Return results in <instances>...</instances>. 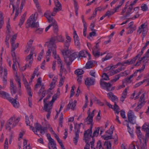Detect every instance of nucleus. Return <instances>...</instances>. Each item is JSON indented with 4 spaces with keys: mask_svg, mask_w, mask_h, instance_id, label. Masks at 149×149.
Here are the masks:
<instances>
[{
    "mask_svg": "<svg viewBox=\"0 0 149 149\" xmlns=\"http://www.w3.org/2000/svg\"><path fill=\"white\" fill-rule=\"evenodd\" d=\"M127 129L128 131V132L131 135V136L132 137H133V132L131 130V129L130 127L129 126V124H127Z\"/></svg>",
    "mask_w": 149,
    "mask_h": 149,
    "instance_id": "nucleus-57",
    "label": "nucleus"
},
{
    "mask_svg": "<svg viewBox=\"0 0 149 149\" xmlns=\"http://www.w3.org/2000/svg\"><path fill=\"white\" fill-rule=\"evenodd\" d=\"M47 128L46 127H42L39 131L40 133L44 135L47 131Z\"/></svg>",
    "mask_w": 149,
    "mask_h": 149,
    "instance_id": "nucleus-46",
    "label": "nucleus"
},
{
    "mask_svg": "<svg viewBox=\"0 0 149 149\" xmlns=\"http://www.w3.org/2000/svg\"><path fill=\"white\" fill-rule=\"evenodd\" d=\"M52 26H53V29L54 33L57 34L58 30V26L57 22L55 23L54 22H51V23L45 29V31H47Z\"/></svg>",
    "mask_w": 149,
    "mask_h": 149,
    "instance_id": "nucleus-11",
    "label": "nucleus"
},
{
    "mask_svg": "<svg viewBox=\"0 0 149 149\" xmlns=\"http://www.w3.org/2000/svg\"><path fill=\"white\" fill-rule=\"evenodd\" d=\"M77 101L74 100L73 102L72 100L71 101H70L69 104L67 105V108L68 109H71L72 110H74L75 109V107L76 106L77 104Z\"/></svg>",
    "mask_w": 149,
    "mask_h": 149,
    "instance_id": "nucleus-17",
    "label": "nucleus"
},
{
    "mask_svg": "<svg viewBox=\"0 0 149 149\" xmlns=\"http://www.w3.org/2000/svg\"><path fill=\"white\" fill-rule=\"evenodd\" d=\"M129 89V87L126 88L123 91L121 97L123 98H126L127 97V90H128Z\"/></svg>",
    "mask_w": 149,
    "mask_h": 149,
    "instance_id": "nucleus-44",
    "label": "nucleus"
},
{
    "mask_svg": "<svg viewBox=\"0 0 149 149\" xmlns=\"http://www.w3.org/2000/svg\"><path fill=\"white\" fill-rule=\"evenodd\" d=\"M99 42L96 43V46H94L92 52H94L99 51V50H100V48L99 45Z\"/></svg>",
    "mask_w": 149,
    "mask_h": 149,
    "instance_id": "nucleus-37",
    "label": "nucleus"
},
{
    "mask_svg": "<svg viewBox=\"0 0 149 149\" xmlns=\"http://www.w3.org/2000/svg\"><path fill=\"white\" fill-rule=\"evenodd\" d=\"M144 26V24H141V26L139 27V29L137 30V32L139 33V34L141 33L143 29H145V27Z\"/></svg>",
    "mask_w": 149,
    "mask_h": 149,
    "instance_id": "nucleus-47",
    "label": "nucleus"
},
{
    "mask_svg": "<svg viewBox=\"0 0 149 149\" xmlns=\"http://www.w3.org/2000/svg\"><path fill=\"white\" fill-rule=\"evenodd\" d=\"M136 128V133L137 135L140 140L141 141V139L142 138V137L141 131L140 130V127H137Z\"/></svg>",
    "mask_w": 149,
    "mask_h": 149,
    "instance_id": "nucleus-31",
    "label": "nucleus"
},
{
    "mask_svg": "<svg viewBox=\"0 0 149 149\" xmlns=\"http://www.w3.org/2000/svg\"><path fill=\"white\" fill-rule=\"evenodd\" d=\"M44 16L47 18L49 23L54 22H54H55L56 23L57 22L51 16L48 11L44 14Z\"/></svg>",
    "mask_w": 149,
    "mask_h": 149,
    "instance_id": "nucleus-20",
    "label": "nucleus"
},
{
    "mask_svg": "<svg viewBox=\"0 0 149 149\" xmlns=\"http://www.w3.org/2000/svg\"><path fill=\"white\" fill-rule=\"evenodd\" d=\"M115 12L111 11L108 10L104 15L106 16H108V17L110 16L111 15H113Z\"/></svg>",
    "mask_w": 149,
    "mask_h": 149,
    "instance_id": "nucleus-58",
    "label": "nucleus"
},
{
    "mask_svg": "<svg viewBox=\"0 0 149 149\" xmlns=\"http://www.w3.org/2000/svg\"><path fill=\"white\" fill-rule=\"evenodd\" d=\"M17 98V95H16L15 97V98L14 99L13 98V99L11 102L12 104L13 105L14 107L15 108H18L19 106V103L16 100Z\"/></svg>",
    "mask_w": 149,
    "mask_h": 149,
    "instance_id": "nucleus-22",
    "label": "nucleus"
},
{
    "mask_svg": "<svg viewBox=\"0 0 149 149\" xmlns=\"http://www.w3.org/2000/svg\"><path fill=\"white\" fill-rule=\"evenodd\" d=\"M78 55L79 57H86V56L88 55V60H90L91 59V56L90 54L88 52L85 51V50H83L80 51L79 52Z\"/></svg>",
    "mask_w": 149,
    "mask_h": 149,
    "instance_id": "nucleus-14",
    "label": "nucleus"
},
{
    "mask_svg": "<svg viewBox=\"0 0 149 149\" xmlns=\"http://www.w3.org/2000/svg\"><path fill=\"white\" fill-rule=\"evenodd\" d=\"M24 86L26 88V90L28 95L31 97H32V95L31 93V88L30 86V85L28 84H27L26 85Z\"/></svg>",
    "mask_w": 149,
    "mask_h": 149,
    "instance_id": "nucleus-28",
    "label": "nucleus"
},
{
    "mask_svg": "<svg viewBox=\"0 0 149 149\" xmlns=\"http://www.w3.org/2000/svg\"><path fill=\"white\" fill-rule=\"evenodd\" d=\"M75 88V86L74 85H73L71 87V89L70 91V97L71 98V97H72L74 95V88Z\"/></svg>",
    "mask_w": 149,
    "mask_h": 149,
    "instance_id": "nucleus-55",
    "label": "nucleus"
},
{
    "mask_svg": "<svg viewBox=\"0 0 149 149\" xmlns=\"http://www.w3.org/2000/svg\"><path fill=\"white\" fill-rule=\"evenodd\" d=\"M12 49H11V52H15V50L19 47V43L18 42L16 44L15 43L11 42Z\"/></svg>",
    "mask_w": 149,
    "mask_h": 149,
    "instance_id": "nucleus-30",
    "label": "nucleus"
},
{
    "mask_svg": "<svg viewBox=\"0 0 149 149\" xmlns=\"http://www.w3.org/2000/svg\"><path fill=\"white\" fill-rule=\"evenodd\" d=\"M26 15V13L25 12L23 15H22L21 18L20 20L19 23V25L21 27V26L24 23L25 19V16Z\"/></svg>",
    "mask_w": 149,
    "mask_h": 149,
    "instance_id": "nucleus-33",
    "label": "nucleus"
},
{
    "mask_svg": "<svg viewBox=\"0 0 149 149\" xmlns=\"http://www.w3.org/2000/svg\"><path fill=\"white\" fill-rule=\"evenodd\" d=\"M57 95H54L52 97V100L49 102V104L50 106L51 107H52L53 103L55 102V100L57 99Z\"/></svg>",
    "mask_w": 149,
    "mask_h": 149,
    "instance_id": "nucleus-42",
    "label": "nucleus"
},
{
    "mask_svg": "<svg viewBox=\"0 0 149 149\" xmlns=\"http://www.w3.org/2000/svg\"><path fill=\"white\" fill-rule=\"evenodd\" d=\"M11 55L13 58V64L12 66L13 70L14 71H16V69L15 67L17 68V62L16 58L15 52H12Z\"/></svg>",
    "mask_w": 149,
    "mask_h": 149,
    "instance_id": "nucleus-18",
    "label": "nucleus"
},
{
    "mask_svg": "<svg viewBox=\"0 0 149 149\" xmlns=\"http://www.w3.org/2000/svg\"><path fill=\"white\" fill-rule=\"evenodd\" d=\"M70 42H68L67 40H66L64 44V49L62 52V53L66 52H70L69 51V47L70 45Z\"/></svg>",
    "mask_w": 149,
    "mask_h": 149,
    "instance_id": "nucleus-21",
    "label": "nucleus"
},
{
    "mask_svg": "<svg viewBox=\"0 0 149 149\" xmlns=\"http://www.w3.org/2000/svg\"><path fill=\"white\" fill-rule=\"evenodd\" d=\"M149 58V54L146 52L145 54V56L140 58L139 61L141 62L142 60L145 59L146 58Z\"/></svg>",
    "mask_w": 149,
    "mask_h": 149,
    "instance_id": "nucleus-61",
    "label": "nucleus"
},
{
    "mask_svg": "<svg viewBox=\"0 0 149 149\" xmlns=\"http://www.w3.org/2000/svg\"><path fill=\"white\" fill-rule=\"evenodd\" d=\"M52 38L55 39V42L56 40H57L58 42H64L63 38L61 35L56 36L52 38L51 39H52Z\"/></svg>",
    "mask_w": 149,
    "mask_h": 149,
    "instance_id": "nucleus-32",
    "label": "nucleus"
},
{
    "mask_svg": "<svg viewBox=\"0 0 149 149\" xmlns=\"http://www.w3.org/2000/svg\"><path fill=\"white\" fill-rule=\"evenodd\" d=\"M55 7L54 8V11H60L62 9V6L61 3L59 2L58 0H53Z\"/></svg>",
    "mask_w": 149,
    "mask_h": 149,
    "instance_id": "nucleus-16",
    "label": "nucleus"
},
{
    "mask_svg": "<svg viewBox=\"0 0 149 149\" xmlns=\"http://www.w3.org/2000/svg\"><path fill=\"white\" fill-rule=\"evenodd\" d=\"M124 73H120L119 74L116 75H115L113 77V79L111 80L110 81L111 83L115 82H116L117 80H118L120 78L123 76V75L122 74H123Z\"/></svg>",
    "mask_w": 149,
    "mask_h": 149,
    "instance_id": "nucleus-26",
    "label": "nucleus"
},
{
    "mask_svg": "<svg viewBox=\"0 0 149 149\" xmlns=\"http://www.w3.org/2000/svg\"><path fill=\"white\" fill-rule=\"evenodd\" d=\"M100 85L102 88L107 91H112L115 89V87H112V84L110 83H107L102 79L100 80Z\"/></svg>",
    "mask_w": 149,
    "mask_h": 149,
    "instance_id": "nucleus-7",
    "label": "nucleus"
},
{
    "mask_svg": "<svg viewBox=\"0 0 149 149\" xmlns=\"http://www.w3.org/2000/svg\"><path fill=\"white\" fill-rule=\"evenodd\" d=\"M84 73V71L82 69H78L74 71L75 74L77 76H82V75Z\"/></svg>",
    "mask_w": 149,
    "mask_h": 149,
    "instance_id": "nucleus-34",
    "label": "nucleus"
},
{
    "mask_svg": "<svg viewBox=\"0 0 149 149\" xmlns=\"http://www.w3.org/2000/svg\"><path fill=\"white\" fill-rule=\"evenodd\" d=\"M135 59L133 58L131 60H126L123 63L124 64H127L128 65H129L133 64L135 62Z\"/></svg>",
    "mask_w": 149,
    "mask_h": 149,
    "instance_id": "nucleus-39",
    "label": "nucleus"
},
{
    "mask_svg": "<svg viewBox=\"0 0 149 149\" xmlns=\"http://www.w3.org/2000/svg\"><path fill=\"white\" fill-rule=\"evenodd\" d=\"M62 53L64 56L65 62L68 67H69L72 61L77 57V54L75 52L71 54V52H65Z\"/></svg>",
    "mask_w": 149,
    "mask_h": 149,
    "instance_id": "nucleus-2",
    "label": "nucleus"
},
{
    "mask_svg": "<svg viewBox=\"0 0 149 149\" xmlns=\"http://www.w3.org/2000/svg\"><path fill=\"white\" fill-rule=\"evenodd\" d=\"M145 93H143L141 95L139 102L137 103V106L134 109V111H138L145 104L146 102L145 101L144 97Z\"/></svg>",
    "mask_w": 149,
    "mask_h": 149,
    "instance_id": "nucleus-9",
    "label": "nucleus"
},
{
    "mask_svg": "<svg viewBox=\"0 0 149 149\" xmlns=\"http://www.w3.org/2000/svg\"><path fill=\"white\" fill-rule=\"evenodd\" d=\"M127 116L128 120H125V121L130 123L131 124L134 125L136 123V117L134 114V113L131 110H130L127 113Z\"/></svg>",
    "mask_w": 149,
    "mask_h": 149,
    "instance_id": "nucleus-8",
    "label": "nucleus"
},
{
    "mask_svg": "<svg viewBox=\"0 0 149 149\" xmlns=\"http://www.w3.org/2000/svg\"><path fill=\"white\" fill-rule=\"evenodd\" d=\"M107 96L110 100L114 102V105L113 109L115 111V113L118 114H119L120 109L119 106L116 104L118 102V101L117 97L114 95L111 92L107 93Z\"/></svg>",
    "mask_w": 149,
    "mask_h": 149,
    "instance_id": "nucleus-5",
    "label": "nucleus"
},
{
    "mask_svg": "<svg viewBox=\"0 0 149 149\" xmlns=\"http://www.w3.org/2000/svg\"><path fill=\"white\" fill-rule=\"evenodd\" d=\"M109 134V135H103V137L104 138V139L105 140H108L109 139H112V135L111 134Z\"/></svg>",
    "mask_w": 149,
    "mask_h": 149,
    "instance_id": "nucleus-54",
    "label": "nucleus"
},
{
    "mask_svg": "<svg viewBox=\"0 0 149 149\" xmlns=\"http://www.w3.org/2000/svg\"><path fill=\"white\" fill-rule=\"evenodd\" d=\"M133 9V7H132L131 6L129 5V7L128 8L127 12H126V15L124 17H128L129 15L131 14V12Z\"/></svg>",
    "mask_w": 149,
    "mask_h": 149,
    "instance_id": "nucleus-40",
    "label": "nucleus"
},
{
    "mask_svg": "<svg viewBox=\"0 0 149 149\" xmlns=\"http://www.w3.org/2000/svg\"><path fill=\"white\" fill-rule=\"evenodd\" d=\"M102 77L103 78V80H109V76L106 73H104L103 74V75L102 76Z\"/></svg>",
    "mask_w": 149,
    "mask_h": 149,
    "instance_id": "nucleus-52",
    "label": "nucleus"
},
{
    "mask_svg": "<svg viewBox=\"0 0 149 149\" xmlns=\"http://www.w3.org/2000/svg\"><path fill=\"white\" fill-rule=\"evenodd\" d=\"M25 122L27 125L30 126V121L29 120V118L27 116H25Z\"/></svg>",
    "mask_w": 149,
    "mask_h": 149,
    "instance_id": "nucleus-63",
    "label": "nucleus"
},
{
    "mask_svg": "<svg viewBox=\"0 0 149 149\" xmlns=\"http://www.w3.org/2000/svg\"><path fill=\"white\" fill-rule=\"evenodd\" d=\"M10 89L12 95L15 94L17 93V88L14 87L13 81L11 80L10 81Z\"/></svg>",
    "mask_w": 149,
    "mask_h": 149,
    "instance_id": "nucleus-19",
    "label": "nucleus"
},
{
    "mask_svg": "<svg viewBox=\"0 0 149 149\" xmlns=\"http://www.w3.org/2000/svg\"><path fill=\"white\" fill-rule=\"evenodd\" d=\"M143 53V52H142L141 51V52H140L139 54L136 56H135L134 58L135 59V61L138 58H139V59H140V58L141 56Z\"/></svg>",
    "mask_w": 149,
    "mask_h": 149,
    "instance_id": "nucleus-62",
    "label": "nucleus"
},
{
    "mask_svg": "<svg viewBox=\"0 0 149 149\" xmlns=\"http://www.w3.org/2000/svg\"><path fill=\"white\" fill-rule=\"evenodd\" d=\"M43 32V29L42 28H38L35 31V32L36 33L38 34H41Z\"/></svg>",
    "mask_w": 149,
    "mask_h": 149,
    "instance_id": "nucleus-56",
    "label": "nucleus"
},
{
    "mask_svg": "<svg viewBox=\"0 0 149 149\" xmlns=\"http://www.w3.org/2000/svg\"><path fill=\"white\" fill-rule=\"evenodd\" d=\"M90 143L91 145V149H104V147H102V143L100 140H99L97 142L96 148L94 147V143H93V142H91Z\"/></svg>",
    "mask_w": 149,
    "mask_h": 149,
    "instance_id": "nucleus-13",
    "label": "nucleus"
},
{
    "mask_svg": "<svg viewBox=\"0 0 149 149\" xmlns=\"http://www.w3.org/2000/svg\"><path fill=\"white\" fill-rule=\"evenodd\" d=\"M52 107L49 106L47 108H44V109L47 112V119H49L50 118V114L51 113V110L52 109Z\"/></svg>",
    "mask_w": 149,
    "mask_h": 149,
    "instance_id": "nucleus-29",
    "label": "nucleus"
},
{
    "mask_svg": "<svg viewBox=\"0 0 149 149\" xmlns=\"http://www.w3.org/2000/svg\"><path fill=\"white\" fill-rule=\"evenodd\" d=\"M92 132V126L90 127V129L85 131L84 132L83 139L85 141L86 143L84 149H90V145L88 143L89 140L91 139Z\"/></svg>",
    "mask_w": 149,
    "mask_h": 149,
    "instance_id": "nucleus-3",
    "label": "nucleus"
},
{
    "mask_svg": "<svg viewBox=\"0 0 149 149\" xmlns=\"http://www.w3.org/2000/svg\"><path fill=\"white\" fill-rule=\"evenodd\" d=\"M95 79L93 78L88 77L85 81V84L87 86H90L95 84Z\"/></svg>",
    "mask_w": 149,
    "mask_h": 149,
    "instance_id": "nucleus-12",
    "label": "nucleus"
},
{
    "mask_svg": "<svg viewBox=\"0 0 149 149\" xmlns=\"http://www.w3.org/2000/svg\"><path fill=\"white\" fill-rule=\"evenodd\" d=\"M129 28H130V29L128 31V33L131 34L134 31L136 30V26L135 25H134L133 27Z\"/></svg>",
    "mask_w": 149,
    "mask_h": 149,
    "instance_id": "nucleus-49",
    "label": "nucleus"
},
{
    "mask_svg": "<svg viewBox=\"0 0 149 149\" xmlns=\"http://www.w3.org/2000/svg\"><path fill=\"white\" fill-rule=\"evenodd\" d=\"M141 10L143 11H145L148 10V8L147 5L145 4H143L141 7Z\"/></svg>",
    "mask_w": 149,
    "mask_h": 149,
    "instance_id": "nucleus-53",
    "label": "nucleus"
},
{
    "mask_svg": "<svg viewBox=\"0 0 149 149\" xmlns=\"http://www.w3.org/2000/svg\"><path fill=\"white\" fill-rule=\"evenodd\" d=\"M142 129L146 132V137H149V123H144L142 127Z\"/></svg>",
    "mask_w": 149,
    "mask_h": 149,
    "instance_id": "nucleus-15",
    "label": "nucleus"
},
{
    "mask_svg": "<svg viewBox=\"0 0 149 149\" xmlns=\"http://www.w3.org/2000/svg\"><path fill=\"white\" fill-rule=\"evenodd\" d=\"M10 139H9V143L10 144H11V143L12 141V139L13 138V137H14V134L13 133V132H11V134L10 135Z\"/></svg>",
    "mask_w": 149,
    "mask_h": 149,
    "instance_id": "nucleus-60",
    "label": "nucleus"
},
{
    "mask_svg": "<svg viewBox=\"0 0 149 149\" xmlns=\"http://www.w3.org/2000/svg\"><path fill=\"white\" fill-rule=\"evenodd\" d=\"M34 126L37 132V131H39L40 130L41 128L42 127V125L38 123H35Z\"/></svg>",
    "mask_w": 149,
    "mask_h": 149,
    "instance_id": "nucleus-43",
    "label": "nucleus"
},
{
    "mask_svg": "<svg viewBox=\"0 0 149 149\" xmlns=\"http://www.w3.org/2000/svg\"><path fill=\"white\" fill-rule=\"evenodd\" d=\"M112 55L111 54H108L107 56L102 59V61L103 62L109 59L112 57Z\"/></svg>",
    "mask_w": 149,
    "mask_h": 149,
    "instance_id": "nucleus-41",
    "label": "nucleus"
},
{
    "mask_svg": "<svg viewBox=\"0 0 149 149\" xmlns=\"http://www.w3.org/2000/svg\"><path fill=\"white\" fill-rule=\"evenodd\" d=\"M114 129V127L113 126H112V125L110 127L109 130L107 131L106 132L108 134H112Z\"/></svg>",
    "mask_w": 149,
    "mask_h": 149,
    "instance_id": "nucleus-51",
    "label": "nucleus"
},
{
    "mask_svg": "<svg viewBox=\"0 0 149 149\" xmlns=\"http://www.w3.org/2000/svg\"><path fill=\"white\" fill-rule=\"evenodd\" d=\"M20 118L18 117L16 118L15 116L11 117L7 121L5 125L6 129L9 128V130H10L11 129L15 126L20 120Z\"/></svg>",
    "mask_w": 149,
    "mask_h": 149,
    "instance_id": "nucleus-4",
    "label": "nucleus"
},
{
    "mask_svg": "<svg viewBox=\"0 0 149 149\" xmlns=\"http://www.w3.org/2000/svg\"><path fill=\"white\" fill-rule=\"evenodd\" d=\"M8 140L7 138L5 139V143L4 144V149H8Z\"/></svg>",
    "mask_w": 149,
    "mask_h": 149,
    "instance_id": "nucleus-59",
    "label": "nucleus"
},
{
    "mask_svg": "<svg viewBox=\"0 0 149 149\" xmlns=\"http://www.w3.org/2000/svg\"><path fill=\"white\" fill-rule=\"evenodd\" d=\"M80 132L79 129L77 130L75 132V136L74 138L73 141L75 145H76L79 139V134Z\"/></svg>",
    "mask_w": 149,
    "mask_h": 149,
    "instance_id": "nucleus-24",
    "label": "nucleus"
},
{
    "mask_svg": "<svg viewBox=\"0 0 149 149\" xmlns=\"http://www.w3.org/2000/svg\"><path fill=\"white\" fill-rule=\"evenodd\" d=\"M106 147V149H111V145L110 142L108 141H106L104 144V146Z\"/></svg>",
    "mask_w": 149,
    "mask_h": 149,
    "instance_id": "nucleus-36",
    "label": "nucleus"
},
{
    "mask_svg": "<svg viewBox=\"0 0 149 149\" xmlns=\"http://www.w3.org/2000/svg\"><path fill=\"white\" fill-rule=\"evenodd\" d=\"M4 97V98L7 99L11 103V102L13 99V98L10 97L9 96V95L8 93H6V95H5Z\"/></svg>",
    "mask_w": 149,
    "mask_h": 149,
    "instance_id": "nucleus-50",
    "label": "nucleus"
},
{
    "mask_svg": "<svg viewBox=\"0 0 149 149\" xmlns=\"http://www.w3.org/2000/svg\"><path fill=\"white\" fill-rule=\"evenodd\" d=\"M48 148L49 149H57L56 143L54 140L50 141L48 143Z\"/></svg>",
    "mask_w": 149,
    "mask_h": 149,
    "instance_id": "nucleus-23",
    "label": "nucleus"
},
{
    "mask_svg": "<svg viewBox=\"0 0 149 149\" xmlns=\"http://www.w3.org/2000/svg\"><path fill=\"white\" fill-rule=\"evenodd\" d=\"M50 97L51 95L50 94H48L47 97L44 99L43 100L44 108H47L49 106H50L49 103H47L46 101Z\"/></svg>",
    "mask_w": 149,
    "mask_h": 149,
    "instance_id": "nucleus-27",
    "label": "nucleus"
},
{
    "mask_svg": "<svg viewBox=\"0 0 149 149\" xmlns=\"http://www.w3.org/2000/svg\"><path fill=\"white\" fill-rule=\"evenodd\" d=\"M17 37V35L16 34H15L13 36L12 38H11L10 39L11 43V42L15 43V41Z\"/></svg>",
    "mask_w": 149,
    "mask_h": 149,
    "instance_id": "nucleus-64",
    "label": "nucleus"
},
{
    "mask_svg": "<svg viewBox=\"0 0 149 149\" xmlns=\"http://www.w3.org/2000/svg\"><path fill=\"white\" fill-rule=\"evenodd\" d=\"M95 111V109L93 110L92 111L91 114L90 112L89 113H88V116L87 118L85 119L84 121L85 123H86V124L87 125L91 124V127L92 126V128H93V125L92 123L93 118L94 116V112Z\"/></svg>",
    "mask_w": 149,
    "mask_h": 149,
    "instance_id": "nucleus-10",
    "label": "nucleus"
},
{
    "mask_svg": "<svg viewBox=\"0 0 149 149\" xmlns=\"http://www.w3.org/2000/svg\"><path fill=\"white\" fill-rule=\"evenodd\" d=\"M36 14L37 15V13H35L33 16V15L30 16L27 20L26 26L27 28L29 27L31 28L35 27L36 28H38L39 27V22H35L36 21L35 19V17Z\"/></svg>",
    "mask_w": 149,
    "mask_h": 149,
    "instance_id": "nucleus-6",
    "label": "nucleus"
},
{
    "mask_svg": "<svg viewBox=\"0 0 149 149\" xmlns=\"http://www.w3.org/2000/svg\"><path fill=\"white\" fill-rule=\"evenodd\" d=\"M74 43L75 45L78 48L79 47L80 45V43L79 41V37L76 39L74 38Z\"/></svg>",
    "mask_w": 149,
    "mask_h": 149,
    "instance_id": "nucleus-45",
    "label": "nucleus"
},
{
    "mask_svg": "<svg viewBox=\"0 0 149 149\" xmlns=\"http://www.w3.org/2000/svg\"><path fill=\"white\" fill-rule=\"evenodd\" d=\"M99 127L95 128V130L93 132V135L92 136V137H97L99 135Z\"/></svg>",
    "mask_w": 149,
    "mask_h": 149,
    "instance_id": "nucleus-38",
    "label": "nucleus"
},
{
    "mask_svg": "<svg viewBox=\"0 0 149 149\" xmlns=\"http://www.w3.org/2000/svg\"><path fill=\"white\" fill-rule=\"evenodd\" d=\"M56 45L55 44V40L54 39L52 38L50 40L49 42L48 48L46 54L47 56H50L52 52L54 58L56 59Z\"/></svg>",
    "mask_w": 149,
    "mask_h": 149,
    "instance_id": "nucleus-1",
    "label": "nucleus"
},
{
    "mask_svg": "<svg viewBox=\"0 0 149 149\" xmlns=\"http://www.w3.org/2000/svg\"><path fill=\"white\" fill-rule=\"evenodd\" d=\"M93 63L91 61L88 62L86 64V65L82 69L85 70L86 69H89L92 68L93 67Z\"/></svg>",
    "mask_w": 149,
    "mask_h": 149,
    "instance_id": "nucleus-25",
    "label": "nucleus"
},
{
    "mask_svg": "<svg viewBox=\"0 0 149 149\" xmlns=\"http://www.w3.org/2000/svg\"><path fill=\"white\" fill-rule=\"evenodd\" d=\"M122 70L120 68H118L117 69L115 70H112L111 71H110L109 72H108V74L110 75H113L115 74H116L117 73L119 72Z\"/></svg>",
    "mask_w": 149,
    "mask_h": 149,
    "instance_id": "nucleus-35",
    "label": "nucleus"
},
{
    "mask_svg": "<svg viewBox=\"0 0 149 149\" xmlns=\"http://www.w3.org/2000/svg\"><path fill=\"white\" fill-rule=\"evenodd\" d=\"M130 79H131L129 77H127L124 80H123L122 83L126 84H130L132 82V81Z\"/></svg>",
    "mask_w": 149,
    "mask_h": 149,
    "instance_id": "nucleus-48",
    "label": "nucleus"
}]
</instances>
